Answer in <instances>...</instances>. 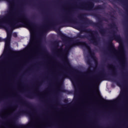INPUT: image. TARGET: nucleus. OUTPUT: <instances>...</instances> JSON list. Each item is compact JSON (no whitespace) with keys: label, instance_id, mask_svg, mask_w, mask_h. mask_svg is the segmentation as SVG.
Segmentation results:
<instances>
[{"label":"nucleus","instance_id":"nucleus-1","mask_svg":"<svg viewBox=\"0 0 128 128\" xmlns=\"http://www.w3.org/2000/svg\"><path fill=\"white\" fill-rule=\"evenodd\" d=\"M9 26L12 30L19 28H22V26H27L29 28H36L38 26V24H36L34 22L28 19L24 13L21 14L19 19L14 20L12 23H10Z\"/></svg>","mask_w":128,"mask_h":128},{"label":"nucleus","instance_id":"nucleus-2","mask_svg":"<svg viewBox=\"0 0 128 128\" xmlns=\"http://www.w3.org/2000/svg\"><path fill=\"white\" fill-rule=\"evenodd\" d=\"M90 16H94V18H98L100 22L98 23H96L92 22V20H90V19L86 17L84 18V16H86V14H80V16H78V18H80V20H84V24H86V26H92L98 28L99 32L100 34H102V36L106 34V29L100 28L101 26H102V20L100 18V15L94 12L90 13Z\"/></svg>","mask_w":128,"mask_h":128},{"label":"nucleus","instance_id":"nucleus-3","mask_svg":"<svg viewBox=\"0 0 128 128\" xmlns=\"http://www.w3.org/2000/svg\"><path fill=\"white\" fill-rule=\"evenodd\" d=\"M78 24V28H82V23L78 22L76 18L72 17V15L70 12H68V14L64 16V19L61 21H56L50 22V26H58V24Z\"/></svg>","mask_w":128,"mask_h":128},{"label":"nucleus","instance_id":"nucleus-4","mask_svg":"<svg viewBox=\"0 0 128 128\" xmlns=\"http://www.w3.org/2000/svg\"><path fill=\"white\" fill-rule=\"evenodd\" d=\"M84 32L89 34L88 35H82V32H80L76 34V38L80 40L87 38L91 44L98 46V38L96 36V35L98 34V32L90 29L86 30Z\"/></svg>","mask_w":128,"mask_h":128},{"label":"nucleus","instance_id":"nucleus-5","mask_svg":"<svg viewBox=\"0 0 128 128\" xmlns=\"http://www.w3.org/2000/svg\"><path fill=\"white\" fill-rule=\"evenodd\" d=\"M82 46L83 48H86L91 56H94V53L92 52V48H90V46L88 44H86V42H80V40H76L71 45L68 44L66 46L65 49L63 50L62 48L60 50V51L61 52H66L70 50L72 46Z\"/></svg>","mask_w":128,"mask_h":128},{"label":"nucleus","instance_id":"nucleus-6","mask_svg":"<svg viewBox=\"0 0 128 128\" xmlns=\"http://www.w3.org/2000/svg\"><path fill=\"white\" fill-rule=\"evenodd\" d=\"M106 78H108L109 80H114V78H108V76H106V74L104 72H101L98 74L97 76L94 78V80L92 79L90 80V82L88 84L89 88H94V86H96V84L100 82L102 80H104V79Z\"/></svg>","mask_w":128,"mask_h":128},{"label":"nucleus","instance_id":"nucleus-7","mask_svg":"<svg viewBox=\"0 0 128 128\" xmlns=\"http://www.w3.org/2000/svg\"><path fill=\"white\" fill-rule=\"evenodd\" d=\"M6 30L7 32V37L4 40H5L4 54H8V52H14V51L12 50L10 48V40H12V32L8 30V28H6Z\"/></svg>","mask_w":128,"mask_h":128},{"label":"nucleus","instance_id":"nucleus-8","mask_svg":"<svg viewBox=\"0 0 128 128\" xmlns=\"http://www.w3.org/2000/svg\"><path fill=\"white\" fill-rule=\"evenodd\" d=\"M112 32L113 34V35L112 36L109 37L108 40V44L110 50L116 52V50L114 48V44H112V40H118V42H122V37H120V35L116 34V31H114V30H112Z\"/></svg>","mask_w":128,"mask_h":128},{"label":"nucleus","instance_id":"nucleus-9","mask_svg":"<svg viewBox=\"0 0 128 128\" xmlns=\"http://www.w3.org/2000/svg\"><path fill=\"white\" fill-rule=\"evenodd\" d=\"M94 3L92 2H88L87 3L83 2L78 7L79 10H94Z\"/></svg>","mask_w":128,"mask_h":128},{"label":"nucleus","instance_id":"nucleus-10","mask_svg":"<svg viewBox=\"0 0 128 128\" xmlns=\"http://www.w3.org/2000/svg\"><path fill=\"white\" fill-rule=\"evenodd\" d=\"M12 14H14V8H12V7H10L8 12V16L0 18V27L4 26V24L6 20H10L12 16Z\"/></svg>","mask_w":128,"mask_h":128},{"label":"nucleus","instance_id":"nucleus-11","mask_svg":"<svg viewBox=\"0 0 128 128\" xmlns=\"http://www.w3.org/2000/svg\"><path fill=\"white\" fill-rule=\"evenodd\" d=\"M20 100L22 101V102L23 104L26 106L28 108H30V110H33L34 111V112H36L34 108V106L32 105V103L28 102L26 100H24L22 98H21Z\"/></svg>","mask_w":128,"mask_h":128},{"label":"nucleus","instance_id":"nucleus-12","mask_svg":"<svg viewBox=\"0 0 128 128\" xmlns=\"http://www.w3.org/2000/svg\"><path fill=\"white\" fill-rule=\"evenodd\" d=\"M108 68H113L114 70H112V73L111 74V76H112L114 78H116V69L114 68V66L112 64H108Z\"/></svg>","mask_w":128,"mask_h":128},{"label":"nucleus","instance_id":"nucleus-13","mask_svg":"<svg viewBox=\"0 0 128 128\" xmlns=\"http://www.w3.org/2000/svg\"><path fill=\"white\" fill-rule=\"evenodd\" d=\"M28 128H40L38 126V123L34 121H31L28 126Z\"/></svg>","mask_w":128,"mask_h":128},{"label":"nucleus","instance_id":"nucleus-14","mask_svg":"<svg viewBox=\"0 0 128 128\" xmlns=\"http://www.w3.org/2000/svg\"><path fill=\"white\" fill-rule=\"evenodd\" d=\"M68 72H64L62 73V74L61 75L60 78L57 80V82H58V84H60V82H62V81L64 80L66 78V76H68Z\"/></svg>","mask_w":128,"mask_h":128},{"label":"nucleus","instance_id":"nucleus-15","mask_svg":"<svg viewBox=\"0 0 128 128\" xmlns=\"http://www.w3.org/2000/svg\"><path fill=\"white\" fill-rule=\"evenodd\" d=\"M126 58L124 57V56H122L121 58V66L122 68V70H124V68H126Z\"/></svg>","mask_w":128,"mask_h":128},{"label":"nucleus","instance_id":"nucleus-16","mask_svg":"<svg viewBox=\"0 0 128 128\" xmlns=\"http://www.w3.org/2000/svg\"><path fill=\"white\" fill-rule=\"evenodd\" d=\"M24 112H28L30 114H32V112L30 111H28V110H20L16 114V116H21L22 114H24Z\"/></svg>","mask_w":128,"mask_h":128},{"label":"nucleus","instance_id":"nucleus-17","mask_svg":"<svg viewBox=\"0 0 128 128\" xmlns=\"http://www.w3.org/2000/svg\"><path fill=\"white\" fill-rule=\"evenodd\" d=\"M33 46H34V36H31L29 44V48H32Z\"/></svg>","mask_w":128,"mask_h":128},{"label":"nucleus","instance_id":"nucleus-18","mask_svg":"<svg viewBox=\"0 0 128 128\" xmlns=\"http://www.w3.org/2000/svg\"><path fill=\"white\" fill-rule=\"evenodd\" d=\"M12 124H13L14 126H16L18 128H26V126L24 124H16L14 122H12Z\"/></svg>","mask_w":128,"mask_h":128},{"label":"nucleus","instance_id":"nucleus-19","mask_svg":"<svg viewBox=\"0 0 128 128\" xmlns=\"http://www.w3.org/2000/svg\"><path fill=\"white\" fill-rule=\"evenodd\" d=\"M60 36H61V38H64V40H70V38L69 36H66L64 34L60 32Z\"/></svg>","mask_w":128,"mask_h":128},{"label":"nucleus","instance_id":"nucleus-20","mask_svg":"<svg viewBox=\"0 0 128 128\" xmlns=\"http://www.w3.org/2000/svg\"><path fill=\"white\" fill-rule=\"evenodd\" d=\"M104 5H98L94 8V10H104Z\"/></svg>","mask_w":128,"mask_h":128},{"label":"nucleus","instance_id":"nucleus-21","mask_svg":"<svg viewBox=\"0 0 128 128\" xmlns=\"http://www.w3.org/2000/svg\"><path fill=\"white\" fill-rule=\"evenodd\" d=\"M108 26L111 28H118V27L116 26V24L115 22H112V24L108 25Z\"/></svg>","mask_w":128,"mask_h":128},{"label":"nucleus","instance_id":"nucleus-22","mask_svg":"<svg viewBox=\"0 0 128 128\" xmlns=\"http://www.w3.org/2000/svg\"><path fill=\"white\" fill-rule=\"evenodd\" d=\"M64 62L66 66H67V68H71L70 64V62H68V60L67 58H65Z\"/></svg>","mask_w":128,"mask_h":128},{"label":"nucleus","instance_id":"nucleus-23","mask_svg":"<svg viewBox=\"0 0 128 128\" xmlns=\"http://www.w3.org/2000/svg\"><path fill=\"white\" fill-rule=\"evenodd\" d=\"M124 98V92H120V96L119 98H118V100H122Z\"/></svg>","mask_w":128,"mask_h":128},{"label":"nucleus","instance_id":"nucleus-24","mask_svg":"<svg viewBox=\"0 0 128 128\" xmlns=\"http://www.w3.org/2000/svg\"><path fill=\"white\" fill-rule=\"evenodd\" d=\"M48 30V26H46L43 30L41 32V34H44V32H46Z\"/></svg>","mask_w":128,"mask_h":128},{"label":"nucleus","instance_id":"nucleus-25","mask_svg":"<svg viewBox=\"0 0 128 128\" xmlns=\"http://www.w3.org/2000/svg\"><path fill=\"white\" fill-rule=\"evenodd\" d=\"M102 102H106V104H112L113 101L112 100H104L103 98H102Z\"/></svg>","mask_w":128,"mask_h":128},{"label":"nucleus","instance_id":"nucleus-26","mask_svg":"<svg viewBox=\"0 0 128 128\" xmlns=\"http://www.w3.org/2000/svg\"><path fill=\"white\" fill-rule=\"evenodd\" d=\"M119 48L122 52H124V44H120Z\"/></svg>","mask_w":128,"mask_h":128},{"label":"nucleus","instance_id":"nucleus-27","mask_svg":"<svg viewBox=\"0 0 128 128\" xmlns=\"http://www.w3.org/2000/svg\"><path fill=\"white\" fill-rule=\"evenodd\" d=\"M54 46H58L60 44L58 41H54Z\"/></svg>","mask_w":128,"mask_h":128},{"label":"nucleus","instance_id":"nucleus-28","mask_svg":"<svg viewBox=\"0 0 128 128\" xmlns=\"http://www.w3.org/2000/svg\"><path fill=\"white\" fill-rule=\"evenodd\" d=\"M121 2L123 6V8H126V2L122 1H121Z\"/></svg>","mask_w":128,"mask_h":128},{"label":"nucleus","instance_id":"nucleus-29","mask_svg":"<svg viewBox=\"0 0 128 128\" xmlns=\"http://www.w3.org/2000/svg\"><path fill=\"white\" fill-rule=\"evenodd\" d=\"M2 126H5L6 128H8V126H6V124L5 122H2Z\"/></svg>","mask_w":128,"mask_h":128},{"label":"nucleus","instance_id":"nucleus-30","mask_svg":"<svg viewBox=\"0 0 128 128\" xmlns=\"http://www.w3.org/2000/svg\"><path fill=\"white\" fill-rule=\"evenodd\" d=\"M27 96L29 98H34V95L28 94Z\"/></svg>","mask_w":128,"mask_h":128},{"label":"nucleus","instance_id":"nucleus-31","mask_svg":"<svg viewBox=\"0 0 128 128\" xmlns=\"http://www.w3.org/2000/svg\"><path fill=\"white\" fill-rule=\"evenodd\" d=\"M118 84H119V86L120 88H122V86H124V84H122V82H119V83H118Z\"/></svg>","mask_w":128,"mask_h":128},{"label":"nucleus","instance_id":"nucleus-32","mask_svg":"<svg viewBox=\"0 0 128 128\" xmlns=\"http://www.w3.org/2000/svg\"><path fill=\"white\" fill-rule=\"evenodd\" d=\"M13 36H14V38H16L18 36V34H16V32H14L13 34Z\"/></svg>","mask_w":128,"mask_h":128},{"label":"nucleus","instance_id":"nucleus-33","mask_svg":"<svg viewBox=\"0 0 128 128\" xmlns=\"http://www.w3.org/2000/svg\"><path fill=\"white\" fill-rule=\"evenodd\" d=\"M4 39L0 37V42H6V40H4Z\"/></svg>","mask_w":128,"mask_h":128},{"label":"nucleus","instance_id":"nucleus-34","mask_svg":"<svg viewBox=\"0 0 128 128\" xmlns=\"http://www.w3.org/2000/svg\"><path fill=\"white\" fill-rule=\"evenodd\" d=\"M94 2H100V0H94Z\"/></svg>","mask_w":128,"mask_h":128},{"label":"nucleus","instance_id":"nucleus-35","mask_svg":"<svg viewBox=\"0 0 128 128\" xmlns=\"http://www.w3.org/2000/svg\"><path fill=\"white\" fill-rule=\"evenodd\" d=\"M104 20L105 22H108V20L106 19V18H104Z\"/></svg>","mask_w":128,"mask_h":128},{"label":"nucleus","instance_id":"nucleus-36","mask_svg":"<svg viewBox=\"0 0 128 128\" xmlns=\"http://www.w3.org/2000/svg\"><path fill=\"white\" fill-rule=\"evenodd\" d=\"M111 18H114V15H112Z\"/></svg>","mask_w":128,"mask_h":128},{"label":"nucleus","instance_id":"nucleus-37","mask_svg":"<svg viewBox=\"0 0 128 128\" xmlns=\"http://www.w3.org/2000/svg\"><path fill=\"white\" fill-rule=\"evenodd\" d=\"M20 12H22V8H21Z\"/></svg>","mask_w":128,"mask_h":128},{"label":"nucleus","instance_id":"nucleus-38","mask_svg":"<svg viewBox=\"0 0 128 128\" xmlns=\"http://www.w3.org/2000/svg\"><path fill=\"white\" fill-rule=\"evenodd\" d=\"M40 84H41V83L38 84V86H40Z\"/></svg>","mask_w":128,"mask_h":128},{"label":"nucleus","instance_id":"nucleus-39","mask_svg":"<svg viewBox=\"0 0 128 128\" xmlns=\"http://www.w3.org/2000/svg\"><path fill=\"white\" fill-rule=\"evenodd\" d=\"M104 50V48H102V50Z\"/></svg>","mask_w":128,"mask_h":128},{"label":"nucleus","instance_id":"nucleus-40","mask_svg":"<svg viewBox=\"0 0 128 128\" xmlns=\"http://www.w3.org/2000/svg\"><path fill=\"white\" fill-rule=\"evenodd\" d=\"M9 106H10V107H12V106H10V105H9Z\"/></svg>","mask_w":128,"mask_h":128},{"label":"nucleus","instance_id":"nucleus-41","mask_svg":"<svg viewBox=\"0 0 128 128\" xmlns=\"http://www.w3.org/2000/svg\"><path fill=\"white\" fill-rule=\"evenodd\" d=\"M4 110H6V108H4Z\"/></svg>","mask_w":128,"mask_h":128},{"label":"nucleus","instance_id":"nucleus-42","mask_svg":"<svg viewBox=\"0 0 128 128\" xmlns=\"http://www.w3.org/2000/svg\"><path fill=\"white\" fill-rule=\"evenodd\" d=\"M14 106H16V105H15Z\"/></svg>","mask_w":128,"mask_h":128},{"label":"nucleus","instance_id":"nucleus-43","mask_svg":"<svg viewBox=\"0 0 128 128\" xmlns=\"http://www.w3.org/2000/svg\"><path fill=\"white\" fill-rule=\"evenodd\" d=\"M52 126H53V125H52Z\"/></svg>","mask_w":128,"mask_h":128},{"label":"nucleus","instance_id":"nucleus-44","mask_svg":"<svg viewBox=\"0 0 128 128\" xmlns=\"http://www.w3.org/2000/svg\"><path fill=\"white\" fill-rule=\"evenodd\" d=\"M37 88H38V86Z\"/></svg>","mask_w":128,"mask_h":128},{"label":"nucleus","instance_id":"nucleus-45","mask_svg":"<svg viewBox=\"0 0 128 128\" xmlns=\"http://www.w3.org/2000/svg\"><path fill=\"white\" fill-rule=\"evenodd\" d=\"M2 100V98H0V100Z\"/></svg>","mask_w":128,"mask_h":128},{"label":"nucleus","instance_id":"nucleus-46","mask_svg":"<svg viewBox=\"0 0 128 128\" xmlns=\"http://www.w3.org/2000/svg\"><path fill=\"white\" fill-rule=\"evenodd\" d=\"M127 0V2H128V0Z\"/></svg>","mask_w":128,"mask_h":128},{"label":"nucleus","instance_id":"nucleus-47","mask_svg":"<svg viewBox=\"0 0 128 128\" xmlns=\"http://www.w3.org/2000/svg\"><path fill=\"white\" fill-rule=\"evenodd\" d=\"M124 82H126V81H124Z\"/></svg>","mask_w":128,"mask_h":128},{"label":"nucleus","instance_id":"nucleus-48","mask_svg":"<svg viewBox=\"0 0 128 128\" xmlns=\"http://www.w3.org/2000/svg\"><path fill=\"white\" fill-rule=\"evenodd\" d=\"M94 92V94H96V92Z\"/></svg>","mask_w":128,"mask_h":128}]
</instances>
